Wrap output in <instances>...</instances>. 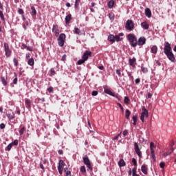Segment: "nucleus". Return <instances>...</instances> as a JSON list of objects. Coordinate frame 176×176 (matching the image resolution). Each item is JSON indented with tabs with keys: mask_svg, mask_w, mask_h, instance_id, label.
Here are the masks:
<instances>
[{
	"mask_svg": "<svg viewBox=\"0 0 176 176\" xmlns=\"http://www.w3.org/2000/svg\"><path fill=\"white\" fill-rule=\"evenodd\" d=\"M174 141H172L169 145V147L166 149V152H164L162 155L164 157H167L168 155H171L173 152H174Z\"/></svg>",
	"mask_w": 176,
	"mask_h": 176,
	"instance_id": "nucleus-1",
	"label": "nucleus"
},
{
	"mask_svg": "<svg viewBox=\"0 0 176 176\" xmlns=\"http://www.w3.org/2000/svg\"><path fill=\"white\" fill-rule=\"evenodd\" d=\"M127 38L131 43V45L133 47H137V37H135L134 34H128Z\"/></svg>",
	"mask_w": 176,
	"mask_h": 176,
	"instance_id": "nucleus-2",
	"label": "nucleus"
},
{
	"mask_svg": "<svg viewBox=\"0 0 176 176\" xmlns=\"http://www.w3.org/2000/svg\"><path fill=\"white\" fill-rule=\"evenodd\" d=\"M155 148H156V145L153 142L150 143V151H151V157L153 162H156V155L155 154Z\"/></svg>",
	"mask_w": 176,
	"mask_h": 176,
	"instance_id": "nucleus-3",
	"label": "nucleus"
},
{
	"mask_svg": "<svg viewBox=\"0 0 176 176\" xmlns=\"http://www.w3.org/2000/svg\"><path fill=\"white\" fill-rule=\"evenodd\" d=\"M82 160L84 162V164L87 166V168L90 170V171H93V166H91V162H90V160L89 159V156L87 155H85L82 157Z\"/></svg>",
	"mask_w": 176,
	"mask_h": 176,
	"instance_id": "nucleus-4",
	"label": "nucleus"
},
{
	"mask_svg": "<svg viewBox=\"0 0 176 176\" xmlns=\"http://www.w3.org/2000/svg\"><path fill=\"white\" fill-rule=\"evenodd\" d=\"M65 38H67V36H65V34L62 33L60 34L59 37L57 38L58 45H59L60 47H63V46H64V43L65 42Z\"/></svg>",
	"mask_w": 176,
	"mask_h": 176,
	"instance_id": "nucleus-5",
	"label": "nucleus"
},
{
	"mask_svg": "<svg viewBox=\"0 0 176 176\" xmlns=\"http://www.w3.org/2000/svg\"><path fill=\"white\" fill-rule=\"evenodd\" d=\"M142 112L140 116V120L142 122V123H144L145 118H148V116H149V112H148V110H146L145 107H142Z\"/></svg>",
	"mask_w": 176,
	"mask_h": 176,
	"instance_id": "nucleus-6",
	"label": "nucleus"
},
{
	"mask_svg": "<svg viewBox=\"0 0 176 176\" xmlns=\"http://www.w3.org/2000/svg\"><path fill=\"white\" fill-rule=\"evenodd\" d=\"M3 45L6 57H10L12 56V50L9 47V44L4 43Z\"/></svg>",
	"mask_w": 176,
	"mask_h": 176,
	"instance_id": "nucleus-7",
	"label": "nucleus"
},
{
	"mask_svg": "<svg viewBox=\"0 0 176 176\" xmlns=\"http://www.w3.org/2000/svg\"><path fill=\"white\" fill-rule=\"evenodd\" d=\"M125 28L129 31H133V30H134V23L131 20H127Z\"/></svg>",
	"mask_w": 176,
	"mask_h": 176,
	"instance_id": "nucleus-8",
	"label": "nucleus"
},
{
	"mask_svg": "<svg viewBox=\"0 0 176 176\" xmlns=\"http://www.w3.org/2000/svg\"><path fill=\"white\" fill-rule=\"evenodd\" d=\"M166 57L170 60V61H172V63H175V56H174V54L173 53V51H170L169 52L165 53Z\"/></svg>",
	"mask_w": 176,
	"mask_h": 176,
	"instance_id": "nucleus-9",
	"label": "nucleus"
},
{
	"mask_svg": "<svg viewBox=\"0 0 176 176\" xmlns=\"http://www.w3.org/2000/svg\"><path fill=\"white\" fill-rule=\"evenodd\" d=\"M172 48H171V44L168 42H166L164 45V54L166 53H168L170 52H172Z\"/></svg>",
	"mask_w": 176,
	"mask_h": 176,
	"instance_id": "nucleus-10",
	"label": "nucleus"
},
{
	"mask_svg": "<svg viewBox=\"0 0 176 176\" xmlns=\"http://www.w3.org/2000/svg\"><path fill=\"white\" fill-rule=\"evenodd\" d=\"M129 63L131 67L135 68V65H137V59L135 57L133 58H129Z\"/></svg>",
	"mask_w": 176,
	"mask_h": 176,
	"instance_id": "nucleus-11",
	"label": "nucleus"
},
{
	"mask_svg": "<svg viewBox=\"0 0 176 176\" xmlns=\"http://www.w3.org/2000/svg\"><path fill=\"white\" fill-rule=\"evenodd\" d=\"M52 32L54 34L55 36H58V35H60V30H58V26L57 25H53Z\"/></svg>",
	"mask_w": 176,
	"mask_h": 176,
	"instance_id": "nucleus-12",
	"label": "nucleus"
},
{
	"mask_svg": "<svg viewBox=\"0 0 176 176\" xmlns=\"http://www.w3.org/2000/svg\"><path fill=\"white\" fill-rule=\"evenodd\" d=\"M145 43H146V38H145V37H140L137 41V45H138V46H142L143 45H145Z\"/></svg>",
	"mask_w": 176,
	"mask_h": 176,
	"instance_id": "nucleus-13",
	"label": "nucleus"
},
{
	"mask_svg": "<svg viewBox=\"0 0 176 176\" xmlns=\"http://www.w3.org/2000/svg\"><path fill=\"white\" fill-rule=\"evenodd\" d=\"M91 56V52L90 51H86L82 57L85 61H87L89 60V56Z\"/></svg>",
	"mask_w": 176,
	"mask_h": 176,
	"instance_id": "nucleus-14",
	"label": "nucleus"
},
{
	"mask_svg": "<svg viewBox=\"0 0 176 176\" xmlns=\"http://www.w3.org/2000/svg\"><path fill=\"white\" fill-rule=\"evenodd\" d=\"M30 9H31L30 14L32 17H36V10L35 9V7L32 6Z\"/></svg>",
	"mask_w": 176,
	"mask_h": 176,
	"instance_id": "nucleus-15",
	"label": "nucleus"
},
{
	"mask_svg": "<svg viewBox=\"0 0 176 176\" xmlns=\"http://www.w3.org/2000/svg\"><path fill=\"white\" fill-rule=\"evenodd\" d=\"M31 100L28 98L25 99V105L26 108H28V109H30V108H31Z\"/></svg>",
	"mask_w": 176,
	"mask_h": 176,
	"instance_id": "nucleus-16",
	"label": "nucleus"
},
{
	"mask_svg": "<svg viewBox=\"0 0 176 176\" xmlns=\"http://www.w3.org/2000/svg\"><path fill=\"white\" fill-rule=\"evenodd\" d=\"M145 15L146 17L151 18L152 16V12L151 11V9L146 8L145 9Z\"/></svg>",
	"mask_w": 176,
	"mask_h": 176,
	"instance_id": "nucleus-17",
	"label": "nucleus"
},
{
	"mask_svg": "<svg viewBox=\"0 0 176 176\" xmlns=\"http://www.w3.org/2000/svg\"><path fill=\"white\" fill-rule=\"evenodd\" d=\"M71 19H72V15L71 14H69L67 16H66L65 20L66 24H69V22L71 21Z\"/></svg>",
	"mask_w": 176,
	"mask_h": 176,
	"instance_id": "nucleus-18",
	"label": "nucleus"
},
{
	"mask_svg": "<svg viewBox=\"0 0 176 176\" xmlns=\"http://www.w3.org/2000/svg\"><path fill=\"white\" fill-rule=\"evenodd\" d=\"M151 52L153 53V54H156V53H157V46L153 45L151 48Z\"/></svg>",
	"mask_w": 176,
	"mask_h": 176,
	"instance_id": "nucleus-19",
	"label": "nucleus"
},
{
	"mask_svg": "<svg viewBox=\"0 0 176 176\" xmlns=\"http://www.w3.org/2000/svg\"><path fill=\"white\" fill-rule=\"evenodd\" d=\"M118 166L119 167H124V166H126V162H124V160H120V161L118 162Z\"/></svg>",
	"mask_w": 176,
	"mask_h": 176,
	"instance_id": "nucleus-20",
	"label": "nucleus"
},
{
	"mask_svg": "<svg viewBox=\"0 0 176 176\" xmlns=\"http://www.w3.org/2000/svg\"><path fill=\"white\" fill-rule=\"evenodd\" d=\"M104 93L106 94H109V96H112V97H115V94H113L110 89H104Z\"/></svg>",
	"mask_w": 176,
	"mask_h": 176,
	"instance_id": "nucleus-21",
	"label": "nucleus"
},
{
	"mask_svg": "<svg viewBox=\"0 0 176 176\" xmlns=\"http://www.w3.org/2000/svg\"><path fill=\"white\" fill-rule=\"evenodd\" d=\"M108 40L109 42H111L112 43H115V36L113 34H110L108 36Z\"/></svg>",
	"mask_w": 176,
	"mask_h": 176,
	"instance_id": "nucleus-22",
	"label": "nucleus"
},
{
	"mask_svg": "<svg viewBox=\"0 0 176 176\" xmlns=\"http://www.w3.org/2000/svg\"><path fill=\"white\" fill-rule=\"evenodd\" d=\"M28 65H30V67H34V65L35 64V60H34V58H29L28 60Z\"/></svg>",
	"mask_w": 176,
	"mask_h": 176,
	"instance_id": "nucleus-23",
	"label": "nucleus"
},
{
	"mask_svg": "<svg viewBox=\"0 0 176 176\" xmlns=\"http://www.w3.org/2000/svg\"><path fill=\"white\" fill-rule=\"evenodd\" d=\"M141 25L144 30H148V28H149V25L146 21L142 23Z\"/></svg>",
	"mask_w": 176,
	"mask_h": 176,
	"instance_id": "nucleus-24",
	"label": "nucleus"
},
{
	"mask_svg": "<svg viewBox=\"0 0 176 176\" xmlns=\"http://www.w3.org/2000/svg\"><path fill=\"white\" fill-rule=\"evenodd\" d=\"M142 172L143 173V174H145L146 175V174H148V168H146V166H142Z\"/></svg>",
	"mask_w": 176,
	"mask_h": 176,
	"instance_id": "nucleus-25",
	"label": "nucleus"
},
{
	"mask_svg": "<svg viewBox=\"0 0 176 176\" xmlns=\"http://www.w3.org/2000/svg\"><path fill=\"white\" fill-rule=\"evenodd\" d=\"M7 118H8L9 120H13L14 119V113H7L6 114Z\"/></svg>",
	"mask_w": 176,
	"mask_h": 176,
	"instance_id": "nucleus-26",
	"label": "nucleus"
},
{
	"mask_svg": "<svg viewBox=\"0 0 176 176\" xmlns=\"http://www.w3.org/2000/svg\"><path fill=\"white\" fill-rule=\"evenodd\" d=\"M131 112H130V110H129V109H126V111H125V118H126V119H127V120H129V119H130V115H131Z\"/></svg>",
	"mask_w": 176,
	"mask_h": 176,
	"instance_id": "nucleus-27",
	"label": "nucleus"
},
{
	"mask_svg": "<svg viewBox=\"0 0 176 176\" xmlns=\"http://www.w3.org/2000/svg\"><path fill=\"white\" fill-rule=\"evenodd\" d=\"M113 5H115V1L113 0H111L109 3H108V7L109 9H112V8H113Z\"/></svg>",
	"mask_w": 176,
	"mask_h": 176,
	"instance_id": "nucleus-28",
	"label": "nucleus"
},
{
	"mask_svg": "<svg viewBox=\"0 0 176 176\" xmlns=\"http://www.w3.org/2000/svg\"><path fill=\"white\" fill-rule=\"evenodd\" d=\"M135 152L140 159L142 158V152H141L140 148L138 150H135Z\"/></svg>",
	"mask_w": 176,
	"mask_h": 176,
	"instance_id": "nucleus-29",
	"label": "nucleus"
},
{
	"mask_svg": "<svg viewBox=\"0 0 176 176\" xmlns=\"http://www.w3.org/2000/svg\"><path fill=\"white\" fill-rule=\"evenodd\" d=\"M109 18L110 19V20L113 21L115 20V14H113V12H110L109 14Z\"/></svg>",
	"mask_w": 176,
	"mask_h": 176,
	"instance_id": "nucleus-30",
	"label": "nucleus"
},
{
	"mask_svg": "<svg viewBox=\"0 0 176 176\" xmlns=\"http://www.w3.org/2000/svg\"><path fill=\"white\" fill-rule=\"evenodd\" d=\"M1 82L3 85V86L8 85V81L6 80V78H5V77H1Z\"/></svg>",
	"mask_w": 176,
	"mask_h": 176,
	"instance_id": "nucleus-31",
	"label": "nucleus"
},
{
	"mask_svg": "<svg viewBox=\"0 0 176 176\" xmlns=\"http://www.w3.org/2000/svg\"><path fill=\"white\" fill-rule=\"evenodd\" d=\"M65 173L66 174V176H72L71 174V171L68 170V168H65Z\"/></svg>",
	"mask_w": 176,
	"mask_h": 176,
	"instance_id": "nucleus-32",
	"label": "nucleus"
},
{
	"mask_svg": "<svg viewBox=\"0 0 176 176\" xmlns=\"http://www.w3.org/2000/svg\"><path fill=\"white\" fill-rule=\"evenodd\" d=\"M74 34L77 35H80V30L78 28H74Z\"/></svg>",
	"mask_w": 176,
	"mask_h": 176,
	"instance_id": "nucleus-33",
	"label": "nucleus"
},
{
	"mask_svg": "<svg viewBox=\"0 0 176 176\" xmlns=\"http://www.w3.org/2000/svg\"><path fill=\"white\" fill-rule=\"evenodd\" d=\"M13 146V144L12 143H10L7 147L6 148V151H10V150L12 149V147Z\"/></svg>",
	"mask_w": 176,
	"mask_h": 176,
	"instance_id": "nucleus-34",
	"label": "nucleus"
},
{
	"mask_svg": "<svg viewBox=\"0 0 176 176\" xmlns=\"http://www.w3.org/2000/svg\"><path fill=\"white\" fill-rule=\"evenodd\" d=\"M86 62V60L85 59H80L78 61V65H82V64H85V63Z\"/></svg>",
	"mask_w": 176,
	"mask_h": 176,
	"instance_id": "nucleus-35",
	"label": "nucleus"
},
{
	"mask_svg": "<svg viewBox=\"0 0 176 176\" xmlns=\"http://www.w3.org/2000/svg\"><path fill=\"white\" fill-rule=\"evenodd\" d=\"M124 104H129L130 102V99L129 98V97L125 96L124 98Z\"/></svg>",
	"mask_w": 176,
	"mask_h": 176,
	"instance_id": "nucleus-36",
	"label": "nucleus"
},
{
	"mask_svg": "<svg viewBox=\"0 0 176 176\" xmlns=\"http://www.w3.org/2000/svg\"><path fill=\"white\" fill-rule=\"evenodd\" d=\"M28 25H30V23L28 22V21H26L23 25V28H24V30H27V27H28Z\"/></svg>",
	"mask_w": 176,
	"mask_h": 176,
	"instance_id": "nucleus-37",
	"label": "nucleus"
},
{
	"mask_svg": "<svg viewBox=\"0 0 176 176\" xmlns=\"http://www.w3.org/2000/svg\"><path fill=\"white\" fill-rule=\"evenodd\" d=\"M24 131H25V127L23 126L19 131L20 135H23V134H24Z\"/></svg>",
	"mask_w": 176,
	"mask_h": 176,
	"instance_id": "nucleus-38",
	"label": "nucleus"
},
{
	"mask_svg": "<svg viewBox=\"0 0 176 176\" xmlns=\"http://www.w3.org/2000/svg\"><path fill=\"white\" fill-rule=\"evenodd\" d=\"M79 3H80V0H76L75 8L78 9L79 8Z\"/></svg>",
	"mask_w": 176,
	"mask_h": 176,
	"instance_id": "nucleus-39",
	"label": "nucleus"
},
{
	"mask_svg": "<svg viewBox=\"0 0 176 176\" xmlns=\"http://www.w3.org/2000/svg\"><path fill=\"white\" fill-rule=\"evenodd\" d=\"M141 69H142L143 74H146V72H148V68H146V67L142 66Z\"/></svg>",
	"mask_w": 176,
	"mask_h": 176,
	"instance_id": "nucleus-40",
	"label": "nucleus"
},
{
	"mask_svg": "<svg viewBox=\"0 0 176 176\" xmlns=\"http://www.w3.org/2000/svg\"><path fill=\"white\" fill-rule=\"evenodd\" d=\"M0 18L2 21H5V16H3V12L0 10Z\"/></svg>",
	"mask_w": 176,
	"mask_h": 176,
	"instance_id": "nucleus-41",
	"label": "nucleus"
},
{
	"mask_svg": "<svg viewBox=\"0 0 176 176\" xmlns=\"http://www.w3.org/2000/svg\"><path fill=\"white\" fill-rule=\"evenodd\" d=\"M114 38L115 41H116L117 42H120V41H122V38L118 35L114 36Z\"/></svg>",
	"mask_w": 176,
	"mask_h": 176,
	"instance_id": "nucleus-42",
	"label": "nucleus"
},
{
	"mask_svg": "<svg viewBox=\"0 0 176 176\" xmlns=\"http://www.w3.org/2000/svg\"><path fill=\"white\" fill-rule=\"evenodd\" d=\"M56 75V71L52 68L50 69V76H54Z\"/></svg>",
	"mask_w": 176,
	"mask_h": 176,
	"instance_id": "nucleus-43",
	"label": "nucleus"
},
{
	"mask_svg": "<svg viewBox=\"0 0 176 176\" xmlns=\"http://www.w3.org/2000/svg\"><path fill=\"white\" fill-rule=\"evenodd\" d=\"M11 144L14 145L15 146H17L19 145V140H15L14 142H11Z\"/></svg>",
	"mask_w": 176,
	"mask_h": 176,
	"instance_id": "nucleus-44",
	"label": "nucleus"
},
{
	"mask_svg": "<svg viewBox=\"0 0 176 176\" xmlns=\"http://www.w3.org/2000/svg\"><path fill=\"white\" fill-rule=\"evenodd\" d=\"M13 62H14V65L15 67H17L19 65V60H17V59L16 58H14L13 59Z\"/></svg>",
	"mask_w": 176,
	"mask_h": 176,
	"instance_id": "nucleus-45",
	"label": "nucleus"
},
{
	"mask_svg": "<svg viewBox=\"0 0 176 176\" xmlns=\"http://www.w3.org/2000/svg\"><path fill=\"white\" fill-rule=\"evenodd\" d=\"M80 171H81V173H86V166H82L81 167H80Z\"/></svg>",
	"mask_w": 176,
	"mask_h": 176,
	"instance_id": "nucleus-46",
	"label": "nucleus"
},
{
	"mask_svg": "<svg viewBox=\"0 0 176 176\" xmlns=\"http://www.w3.org/2000/svg\"><path fill=\"white\" fill-rule=\"evenodd\" d=\"M134 149L135 151L140 149V147L138 146V144L137 142L134 143Z\"/></svg>",
	"mask_w": 176,
	"mask_h": 176,
	"instance_id": "nucleus-47",
	"label": "nucleus"
},
{
	"mask_svg": "<svg viewBox=\"0 0 176 176\" xmlns=\"http://www.w3.org/2000/svg\"><path fill=\"white\" fill-rule=\"evenodd\" d=\"M18 13H19V14H24V10L21 8H19L18 10Z\"/></svg>",
	"mask_w": 176,
	"mask_h": 176,
	"instance_id": "nucleus-48",
	"label": "nucleus"
},
{
	"mask_svg": "<svg viewBox=\"0 0 176 176\" xmlns=\"http://www.w3.org/2000/svg\"><path fill=\"white\" fill-rule=\"evenodd\" d=\"M98 94V91H93L91 93V96H93V97H96V96H97Z\"/></svg>",
	"mask_w": 176,
	"mask_h": 176,
	"instance_id": "nucleus-49",
	"label": "nucleus"
},
{
	"mask_svg": "<svg viewBox=\"0 0 176 176\" xmlns=\"http://www.w3.org/2000/svg\"><path fill=\"white\" fill-rule=\"evenodd\" d=\"M118 105L119 107V108H120L122 112H124V109L123 108V106H122V104L120 103H118Z\"/></svg>",
	"mask_w": 176,
	"mask_h": 176,
	"instance_id": "nucleus-50",
	"label": "nucleus"
},
{
	"mask_svg": "<svg viewBox=\"0 0 176 176\" xmlns=\"http://www.w3.org/2000/svg\"><path fill=\"white\" fill-rule=\"evenodd\" d=\"M132 163H133L135 167H137V160L135 158L132 159Z\"/></svg>",
	"mask_w": 176,
	"mask_h": 176,
	"instance_id": "nucleus-51",
	"label": "nucleus"
},
{
	"mask_svg": "<svg viewBox=\"0 0 176 176\" xmlns=\"http://www.w3.org/2000/svg\"><path fill=\"white\" fill-rule=\"evenodd\" d=\"M53 87H50L49 88H47V91L50 93H53Z\"/></svg>",
	"mask_w": 176,
	"mask_h": 176,
	"instance_id": "nucleus-52",
	"label": "nucleus"
},
{
	"mask_svg": "<svg viewBox=\"0 0 176 176\" xmlns=\"http://www.w3.org/2000/svg\"><path fill=\"white\" fill-rule=\"evenodd\" d=\"M116 74H117V75H118V76H120V77L122 76V73L120 72V69H117Z\"/></svg>",
	"mask_w": 176,
	"mask_h": 176,
	"instance_id": "nucleus-53",
	"label": "nucleus"
},
{
	"mask_svg": "<svg viewBox=\"0 0 176 176\" xmlns=\"http://www.w3.org/2000/svg\"><path fill=\"white\" fill-rule=\"evenodd\" d=\"M132 119L133 122H137V120H138V117H137V116H133Z\"/></svg>",
	"mask_w": 176,
	"mask_h": 176,
	"instance_id": "nucleus-54",
	"label": "nucleus"
},
{
	"mask_svg": "<svg viewBox=\"0 0 176 176\" xmlns=\"http://www.w3.org/2000/svg\"><path fill=\"white\" fill-rule=\"evenodd\" d=\"M21 49H22L23 50H24V49H27V45L22 44L21 46Z\"/></svg>",
	"mask_w": 176,
	"mask_h": 176,
	"instance_id": "nucleus-55",
	"label": "nucleus"
},
{
	"mask_svg": "<svg viewBox=\"0 0 176 176\" xmlns=\"http://www.w3.org/2000/svg\"><path fill=\"white\" fill-rule=\"evenodd\" d=\"M5 127H6V125H5V124L1 123L0 124V129H1L2 130H3V129H5Z\"/></svg>",
	"mask_w": 176,
	"mask_h": 176,
	"instance_id": "nucleus-56",
	"label": "nucleus"
},
{
	"mask_svg": "<svg viewBox=\"0 0 176 176\" xmlns=\"http://www.w3.org/2000/svg\"><path fill=\"white\" fill-rule=\"evenodd\" d=\"M164 166H166V164H164V162H161L160 164V166L161 167V168H164Z\"/></svg>",
	"mask_w": 176,
	"mask_h": 176,
	"instance_id": "nucleus-57",
	"label": "nucleus"
},
{
	"mask_svg": "<svg viewBox=\"0 0 176 176\" xmlns=\"http://www.w3.org/2000/svg\"><path fill=\"white\" fill-rule=\"evenodd\" d=\"M87 126L89 130L91 129V124L90 123V121L87 122Z\"/></svg>",
	"mask_w": 176,
	"mask_h": 176,
	"instance_id": "nucleus-58",
	"label": "nucleus"
},
{
	"mask_svg": "<svg viewBox=\"0 0 176 176\" xmlns=\"http://www.w3.org/2000/svg\"><path fill=\"white\" fill-rule=\"evenodd\" d=\"M59 166H64V161L63 160L59 161Z\"/></svg>",
	"mask_w": 176,
	"mask_h": 176,
	"instance_id": "nucleus-59",
	"label": "nucleus"
},
{
	"mask_svg": "<svg viewBox=\"0 0 176 176\" xmlns=\"http://www.w3.org/2000/svg\"><path fill=\"white\" fill-rule=\"evenodd\" d=\"M66 58H67V55L64 54L62 56V59L61 60H62V61H65Z\"/></svg>",
	"mask_w": 176,
	"mask_h": 176,
	"instance_id": "nucleus-60",
	"label": "nucleus"
},
{
	"mask_svg": "<svg viewBox=\"0 0 176 176\" xmlns=\"http://www.w3.org/2000/svg\"><path fill=\"white\" fill-rule=\"evenodd\" d=\"M136 85H138V83H140V82H141V79L140 78H136L135 80Z\"/></svg>",
	"mask_w": 176,
	"mask_h": 176,
	"instance_id": "nucleus-61",
	"label": "nucleus"
},
{
	"mask_svg": "<svg viewBox=\"0 0 176 176\" xmlns=\"http://www.w3.org/2000/svg\"><path fill=\"white\" fill-rule=\"evenodd\" d=\"M127 134H129V132L127 131V130H125V131H123V135H124V137H126V135Z\"/></svg>",
	"mask_w": 176,
	"mask_h": 176,
	"instance_id": "nucleus-62",
	"label": "nucleus"
},
{
	"mask_svg": "<svg viewBox=\"0 0 176 176\" xmlns=\"http://www.w3.org/2000/svg\"><path fill=\"white\" fill-rule=\"evenodd\" d=\"M16 113H17V115H20V113H21L20 109L16 108Z\"/></svg>",
	"mask_w": 176,
	"mask_h": 176,
	"instance_id": "nucleus-63",
	"label": "nucleus"
},
{
	"mask_svg": "<svg viewBox=\"0 0 176 176\" xmlns=\"http://www.w3.org/2000/svg\"><path fill=\"white\" fill-rule=\"evenodd\" d=\"M13 83H14V85H17V77H16V78L13 80Z\"/></svg>",
	"mask_w": 176,
	"mask_h": 176,
	"instance_id": "nucleus-64",
	"label": "nucleus"
}]
</instances>
